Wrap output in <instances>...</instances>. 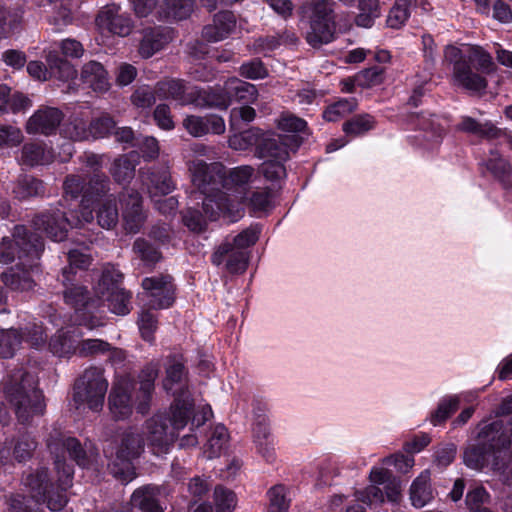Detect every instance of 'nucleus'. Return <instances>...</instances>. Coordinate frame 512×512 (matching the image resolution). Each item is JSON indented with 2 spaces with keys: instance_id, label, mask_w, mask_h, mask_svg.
I'll use <instances>...</instances> for the list:
<instances>
[{
  "instance_id": "nucleus-1",
  "label": "nucleus",
  "mask_w": 512,
  "mask_h": 512,
  "mask_svg": "<svg viewBox=\"0 0 512 512\" xmlns=\"http://www.w3.org/2000/svg\"><path fill=\"white\" fill-rule=\"evenodd\" d=\"M503 422H482L478 426L475 444L464 451V463L472 469L480 470L490 466L498 471L506 483L512 482V459L509 451L511 441L502 432Z\"/></svg>"
},
{
  "instance_id": "nucleus-2",
  "label": "nucleus",
  "mask_w": 512,
  "mask_h": 512,
  "mask_svg": "<svg viewBox=\"0 0 512 512\" xmlns=\"http://www.w3.org/2000/svg\"><path fill=\"white\" fill-rule=\"evenodd\" d=\"M193 184L205 195L202 208L211 219H217L220 215L230 221L241 218L239 200H229L224 190L225 166L219 162L207 164L201 159L192 160L189 163Z\"/></svg>"
},
{
  "instance_id": "nucleus-3",
  "label": "nucleus",
  "mask_w": 512,
  "mask_h": 512,
  "mask_svg": "<svg viewBox=\"0 0 512 512\" xmlns=\"http://www.w3.org/2000/svg\"><path fill=\"white\" fill-rule=\"evenodd\" d=\"M47 447L55 459V468L59 475V489L55 491L50 486L47 489L46 498L42 502H45L51 511H60L67 503V497L64 492L71 486L73 476V468L65 463V454L67 453L79 466L85 467L90 462L92 451L88 453L76 438L65 437L58 430H54L49 435Z\"/></svg>"
},
{
  "instance_id": "nucleus-4",
  "label": "nucleus",
  "mask_w": 512,
  "mask_h": 512,
  "mask_svg": "<svg viewBox=\"0 0 512 512\" xmlns=\"http://www.w3.org/2000/svg\"><path fill=\"white\" fill-rule=\"evenodd\" d=\"M443 63L453 64L455 81L463 88L475 92L487 88L485 75L496 70L491 54L477 45L469 46L466 52L447 45L444 48Z\"/></svg>"
},
{
  "instance_id": "nucleus-5",
  "label": "nucleus",
  "mask_w": 512,
  "mask_h": 512,
  "mask_svg": "<svg viewBox=\"0 0 512 512\" xmlns=\"http://www.w3.org/2000/svg\"><path fill=\"white\" fill-rule=\"evenodd\" d=\"M37 386L36 376L22 367L11 370L0 383L2 392L21 423H28L45 411L44 396Z\"/></svg>"
},
{
  "instance_id": "nucleus-6",
  "label": "nucleus",
  "mask_w": 512,
  "mask_h": 512,
  "mask_svg": "<svg viewBox=\"0 0 512 512\" xmlns=\"http://www.w3.org/2000/svg\"><path fill=\"white\" fill-rule=\"evenodd\" d=\"M144 448L142 432L136 428L125 430L119 437L115 459L109 464L114 477L125 483L132 481L136 477L132 462L143 453Z\"/></svg>"
},
{
  "instance_id": "nucleus-7",
  "label": "nucleus",
  "mask_w": 512,
  "mask_h": 512,
  "mask_svg": "<svg viewBox=\"0 0 512 512\" xmlns=\"http://www.w3.org/2000/svg\"><path fill=\"white\" fill-rule=\"evenodd\" d=\"M335 3L332 0L311 2L308 28L305 32L307 43L313 48H320L335 39Z\"/></svg>"
},
{
  "instance_id": "nucleus-8",
  "label": "nucleus",
  "mask_w": 512,
  "mask_h": 512,
  "mask_svg": "<svg viewBox=\"0 0 512 512\" xmlns=\"http://www.w3.org/2000/svg\"><path fill=\"white\" fill-rule=\"evenodd\" d=\"M107 388L104 371L90 367L76 380L73 400L78 407L87 405L90 410L98 412L103 407Z\"/></svg>"
},
{
  "instance_id": "nucleus-9",
  "label": "nucleus",
  "mask_w": 512,
  "mask_h": 512,
  "mask_svg": "<svg viewBox=\"0 0 512 512\" xmlns=\"http://www.w3.org/2000/svg\"><path fill=\"white\" fill-rule=\"evenodd\" d=\"M44 250L43 240L37 236L28 235L25 226H16L13 232V239L3 237L0 242V262L7 264L14 261L17 256L21 261L38 260Z\"/></svg>"
},
{
  "instance_id": "nucleus-10",
  "label": "nucleus",
  "mask_w": 512,
  "mask_h": 512,
  "mask_svg": "<svg viewBox=\"0 0 512 512\" xmlns=\"http://www.w3.org/2000/svg\"><path fill=\"white\" fill-rule=\"evenodd\" d=\"M157 98L176 101L181 106L194 105L208 108V90L197 86H187L181 79L167 78L155 85Z\"/></svg>"
},
{
  "instance_id": "nucleus-11",
  "label": "nucleus",
  "mask_w": 512,
  "mask_h": 512,
  "mask_svg": "<svg viewBox=\"0 0 512 512\" xmlns=\"http://www.w3.org/2000/svg\"><path fill=\"white\" fill-rule=\"evenodd\" d=\"M46 64L41 61H30L27 64L29 75L40 81L56 78L60 81H69L77 76V70L66 59L60 57L57 49H44Z\"/></svg>"
},
{
  "instance_id": "nucleus-12",
  "label": "nucleus",
  "mask_w": 512,
  "mask_h": 512,
  "mask_svg": "<svg viewBox=\"0 0 512 512\" xmlns=\"http://www.w3.org/2000/svg\"><path fill=\"white\" fill-rule=\"evenodd\" d=\"M86 222L79 211L71 213V219L58 209H50L37 215L33 220L34 228L45 233L53 241L60 242L67 237L68 227H80Z\"/></svg>"
},
{
  "instance_id": "nucleus-13",
  "label": "nucleus",
  "mask_w": 512,
  "mask_h": 512,
  "mask_svg": "<svg viewBox=\"0 0 512 512\" xmlns=\"http://www.w3.org/2000/svg\"><path fill=\"white\" fill-rule=\"evenodd\" d=\"M208 95V108L227 109L233 101L254 103L258 91L255 85L233 77L222 90L208 89Z\"/></svg>"
},
{
  "instance_id": "nucleus-14",
  "label": "nucleus",
  "mask_w": 512,
  "mask_h": 512,
  "mask_svg": "<svg viewBox=\"0 0 512 512\" xmlns=\"http://www.w3.org/2000/svg\"><path fill=\"white\" fill-rule=\"evenodd\" d=\"M122 275L115 270L106 269L102 273L97 287V295L107 302L111 312L126 315L130 312V293L119 286Z\"/></svg>"
},
{
  "instance_id": "nucleus-15",
  "label": "nucleus",
  "mask_w": 512,
  "mask_h": 512,
  "mask_svg": "<svg viewBox=\"0 0 512 512\" xmlns=\"http://www.w3.org/2000/svg\"><path fill=\"white\" fill-rule=\"evenodd\" d=\"M135 381L129 375L118 377L111 388L108 404L114 418L121 420L128 418L132 413L133 399H136ZM137 405L139 400H135Z\"/></svg>"
},
{
  "instance_id": "nucleus-16",
  "label": "nucleus",
  "mask_w": 512,
  "mask_h": 512,
  "mask_svg": "<svg viewBox=\"0 0 512 512\" xmlns=\"http://www.w3.org/2000/svg\"><path fill=\"white\" fill-rule=\"evenodd\" d=\"M120 202L124 230L131 234L138 233L147 220L141 195L134 189H125L120 194Z\"/></svg>"
},
{
  "instance_id": "nucleus-17",
  "label": "nucleus",
  "mask_w": 512,
  "mask_h": 512,
  "mask_svg": "<svg viewBox=\"0 0 512 512\" xmlns=\"http://www.w3.org/2000/svg\"><path fill=\"white\" fill-rule=\"evenodd\" d=\"M142 287L150 309H165L174 302V285L169 275L144 278Z\"/></svg>"
},
{
  "instance_id": "nucleus-18",
  "label": "nucleus",
  "mask_w": 512,
  "mask_h": 512,
  "mask_svg": "<svg viewBox=\"0 0 512 512\" xmlns=\"http://www.w3.org/2000/svg\"><path fill=\"white\" fill-rule=\"evenodd\" d=\"M144 430L148 446L154 455L167 453L178 435L172 428L168 430L162 415H155L148 419L144 424Z\"/></svg>"
},
{
  "instance_id": "nucleus-19",
  "label": "nucleus",
  "mask_w": 512,
  "mask_h": 512,
  "mask_svg": "<svg viewBox=\"0 0 512 512\" xmlns=\"http://www.w3.org/2000/svg\"><path fill=\"white\" fill-rule=\"evenodd\" d=\"M96 23L100 29L120 37L128 36L134 28L131 17L122 13L121 7L116 4L106 5L99 12Z\"/></svg>"
},
{
  "instance_id": "nucleus-20",
  "label": "nucleus",
  "mask_w": 512,
  "mask_h": 512,
  "mask_svg": "<svg viewBox=\"0 0 512 512\" xmlns=\"http://www.w3.org/2000/svg\"><path fill=\"white\" fill-rule=\"evenodd\" d=\"M63 118L64 114L60 109L42 106L29 117L25 129L28 134L53 135L59 128Z\"/></svg>"
},
{
  "instance_id": "nucleus-21",
  "label": "nucleus",
  "mask_w": 512,
  "mask_h": 512,
  "mask_svg": "<svg viewBox=\"0 0 512 512\" xmlns=\"http://www.w3.org/2000/svg\"><path fill=\"white\" fill-rule=\"evenodd\" d=\"M37 268L36 260L25 258L1 274L5 286L14 291H29L35 286L32 274Z\"/></svg>"
},
{
  "instance_id": "nucleus-22",
  "label": "nucleus",
  "mask_w": 512,
  "mask_h": 512,
  "mask_svg": "<svg viewBox=\"0 0 512 512\" xmlns=\"http://www.w3.org/2000/svg\"><path fill=\"white\" fill-rule=\"evenodd\" d=\"M172 39V31L167 27H146L141 31L138 54L143 59H149L163 50Z\"/></svg>"
},
{
  "instance_id": "nucleus-23",
  "label": "nucleus",
  "mask_w": 512,
  "mask_h": 512,
  "mask_svg": "<svg viewBox=\"0 0 512 512\" xmlns=\"http://www.w3.org/2000/svg\"><path fill=\"white\" fill-rule=\"evenodd\" d=\"M254 174V168L249 165H243L231 169L229 172L225 170L224 190L227 192L229 200H239L241 208V216L243 215L244 200L246 199L245 186L249 183Z\"/></svg>"
},
{
  "instance_id": "nucleus-24",
  "label": "nucleus",
  "mask_w": 512,
  "mask_h": 512,
  "mask_svg": "<svg viewBox=\"0 0 512 512\" xmlns=\"http://www.w3.org/2000/svg\"><path fill=\"white\" fill-rule=\"evenodd\" d=\"M211 261L216 266L226 262V269L230 273H243L248 265V253L236 249L230 242H224L214 251Z\"/></svg>"
},
{
  "instance_id": "nucleus-25",
  "label": "nucleus",
  "mask_w": 512,
  "mask_h": 512,
  "mask_svg": "<svg viewBox=\"0 0 512 512\" xmlns=\"http://www.w3.org/2000/svg\"><path fill=\"white\" fill-rule=\"evenodd\" d=\"M253 438L258 452L266 461H273V439L269 431L268 418L262 409H255L254 411Z\"/></svg>"
},
{
  "instance_id": "nucleus-26",
  "label": "nucleus",
  "mask_w": 512,
  "mask_h": 512,
  "mask_svg": "<svg viewBox=\"0 0 512 512\" xmlns=\"http://www.w3.org/2000/svg\"><path fill=\"white\" fill-rule=\"evenodd\" d=\"M236 28V17L231 11H220L213 16V22L204 26L202 36L209 42L227 38Z\"/></svg>"
},
{
  "instance_id": "nucleus-27",
  "label": "nucleus",
  "mask_w": 512,
  "mask_h": 512,
  "mask_svg": "<svg viewBox=\"0 0 512 512\" xmlns=\"http://www.w3.org/2000/svg\"><path fill=\"white\" fill-rule=\"evenodd\" d=\"M80 79L97 93H105L111 86L108 71L102 63L95 60L88 61L82 66Z\"/></svg>"
},
{
  "instance_id": "nucleus-28",
  "label": "nucleus",
  "mask_w": 512,
  "mask_h": 512,
  "mask_svg": "<svg viewBox=\"0 0 512 512\" xmlns=\"http://www.w3.org/2000/svg\"><path fill=\"white\" fill-rule=\"evenodd\" d=\"M110 181L107 175L103 172L93 173L82 198L79 206V213L85 222H92L94 219L93 211L90 209L88 203L92 196H100L106 194L110 190Z\"/></svg>"
},
{
  "instance_id": "nucleus-29",
  "label": "nucleus",
  "mask_w": 512,
  "mask_h": 512,
  "mask_svg": "<svg viewBox=\"0 0 512 512\" xmlns=\"http://www.w3.org/2000/svg\"><path fill=\"white\" fill-rule=\"evenodd\" d=\"M163 388L173 396L190 395L187 383V371L179 360L173 359L166 368Z\"/></svg>"
},
{
  "instance_id": "nucleus-30",
  "label": "nucleus",
  "mask_w": 512,
  "mask_h": 512,
  "mask_svg": "<svg viewBox=\"0 0 512 512\" xmlns=\"http://www.w3.org/2000/svg\"><path fill=\"white\" fill-rule=\"evenodd\" d=\"M288 136L264 134L258 144L257 156L262 159H289Z\"/></svg>"
},
{
  "instance_id": "nucleus-31",
  "label": "nucleus",
  "mask_w": 512,
  "mask_h": 512,
  "mask_svg": "<svg viewBox=\"0 0 512 512\" xmlns=\"http://www.w3.org/2000/svg\"><path fill=\"white\" fill-rule=\"evenodd\" d=\"M174 402L170 406L169 422L177 433L183 429L193 417L194 402L190 395L174 396Z\"/></svg>"
},
{
  "instance_id": "nucleus-32",
  "label": "nucleus",
  "mask_w": 512,
  "mask_h": 512,
  "mask_svg": "<svg viewBox=\"0 0 512 512\" xmlns=\"http://www.w3.org/2000/svg\"><path fill=\"white\" fill-rule=\"evenodd\" d=\"M158 372L157 365L149 364L143 368L139 375L140 387L136 393V400H139L137 410L141 414L148 411L149 402L154 391V381L158 377Z\"/></svg>"
},
{
  "instance_id": "nucleus-33",
  "label": "nucleus",
  "mask_w": 512,
  "mask_h": 512,
  "mask_svg": "<svg viewBox=\"0 0 512 512\" xmlns=\"http://www.w3.org/2000/svg\"><path fill=\"white\" fill-rule=\"evenodd\" d=\"M143 185L146 186L150 196L154 199L157 196L167 195L174 189V183L167 171L155 173L153 171H139Z\"/></svg>"
},
{
  "instance_id": "nucleus-34",
  "label": "nucleus",
  "mask_w": 512,
  "mask_h": 512,
  "mask_svg": "<svg viewBox=\"0 0 512 512\" xmlns=\"http://www.w3.org/2000/svg\"><path fill=\"white\" fill-rule=\"evenodd\" d=\"M161 488L156 485H145L136 489L131 496V504L142 512H164L158 503Z\"/></svg>"
},
{
  "instance_id": "nucleus-35",
  "label": "nucleus",
  "mask_w": 512,
  "mask_h": 512,
  "mask_svg": "<svg viewBox=\"0 0 512 512\" xmlns=\"http://www.w3.org/2000/svg\"><path fill=\"white\" fill-rule=\"evenodd\" d=\"M23 484L29 489L31 497L41 503L45 500L47 489L50 487L47 469L45 467L31 469L23 477Z\"/></svg>"
},
{
  "instance_id": "nucleus-36",
  "label": "nucleus",
  "mask_w": 512,
  "mask_h": 512,
  "mask_svg": "<svg viewBox=\"0 0 512 512\" xmlns=\"http://www.w3.org/2000/svg\"><path fill=\"white\" fill-rule=\"evenodd\" d=\"M434 498L430 483V472L425 470L410 486V501L415 508H422Z\"/></svg>"
},
{
  "instance_id": "nucleus-37",
  "label": "nucleus",
  "mask_w": 512,
  "mask_h": 512,
  "mask_svg": "<svg viewBox=\"0 0 512 512\" xmlns=\"http://www.w3.org/2000/svg\"><path fill=\"white\" fill-rule=\"evenodd\" d=\"M137 164L138 155L136 153L122 155L114 160L110 173L117 183H127L134 177Z\"/></svg>"
},
{
  "instance_id": "nucleus-38",
  "label": "nucleus",
  "mask_w": 512,
  "mask_h": 512,
  "mask_svg": "<svg viewBox=\"0 0 512 512\" xmlns=\"http://www.w3.org/2000/svg\"><path fill=\"white\" fill-rule=\"evenodd\" d=\"M96 219L99 226L104 229H113L119 220L118 208L114 198H107L97 205Z\"/></svg>"
},
{
  "instance_id": "nucleus-39",
  "label": "nucleus",
  "mask_w": 512,
  "mask_h": 512,
  "mask_svg": "<svg viewBox=\"0 0 512 512\" xmlns=\"http://www.w3.org/2000/svg\"><path fill=\"white\" fill-rule=\"evenodd\" d=\"M44 191L43 182L31 175L19 177L13 188L14 196L20 200L42 195Z\"/></svg>"
},
{
  "instance_id": "nucleus-40",
  "label": "nucleus",
  "mask_w": 512,
  "mask_h": 512,
  "mask_svg": "<svg viewBox=\"0 0 512 512\" xmlns=\"http://www.w3.org/2000/svg\"><path fill=\"white\" fill-rule=\"evenodd\" d=\"M22 162L28 166L44 165L52 161L53 155L42 144L27 143L22 148Z\"/></svg>"
},
{
  "instance_id": "nucleus-41",
  "label": "nucleus",
  "mask_w": 512,
  "mask_h": 512,
  "mask_svg": "<svg viewBox=\"0 0 512 512\" xmlns=\"http://www.w3.org/2000/svg\"><path fill=\"white\" fill-rule=\"evenodd\" d=\"M358 10L355 23L363 28L372 27L374 21L381 15L379 0H358Z\"/></svg>"
},
{
  "instance_id": "nucleus-42",
  "label": "nucleus",
  "mask_w": 512,
  "mask_h": 512,
  "mask_svg": "<svg viewBox=\"0 0 512 512\" xmlns=\"http://www.w3.org/2000/svg\"><path fill=\"white\" fill-rule=\"evenodd\" d=\"M459 129L487 139H496L502 134L501 130L492 123H479L471 117H463L459 124Z\"/></svg>"
},
{
  "instance_id": "nucleus-43",
  "label": "nucleus",
  "mask_w": 512,
  "mask_h": 512,
  "mask_svg": "<svg viewBox=\"0 0 512 512\" xmlns=\"http://www.w3.org/2000/svg\"><path fill=\"white\" fill-rule=\"evenodd\" d=\"M375 127V119L370 114H359L343 123V131L347 136L358 137Z\"/></svg>"
},
{
  "instance_id": "nucleus-44",
  "label": "nucleus",
  "mask_w": 512,
  "mask_h": 512,
  "mask_svg": "<svg viewBox=\"0 0 512 512\" xmlns=\"http://www.w3.org/2000/svg\"><path fill=\"white\" fill-rule=\"evenodd\" d=\"M164 17L173 20L188 18L194 9V0H164Z\"/></svg>"
},
{
  "instance_id": "nucleus-45",
  "label": "nucleus",
  "mask_w": 512,
  "mask_h": 512,
  "mask_svg": "<svg viewBox=\"0 0 512 512\" xmlns=\"http://www.w3.org/2000/svg\"><path fill=\"white\" fill-rule=\"evenodd\" d=\"M264 134L258 128H250L238 134H234L229 138V146L234 150L244 151L252 146H256L261 142Z\"/></svg>"
},
{
  "instance_id": "nucleus-46",
  "label": "nucleus",
  "mask_w": 512,
  "mask_h": 512,
  "mask_svg": "<svg viewBox=\"0 0 512 512\" xmlns=\"http://www.w3.org/2000/svg\"><path fill=\"white\" fill-rule=\"evenodd\" d=\"M132 250L145 266H154L162 257L161 252L142 237L134 241Z\"/></svg>"
},
{
  "instance_id": "nucleus-47",
  "label": "nucleus",
  "mask_w": 512,
  "mask_h": 512,
  "mask_svg": "<svg viewBox=\"0 0 512 512\" xmlns=\"http://www.w3.org/2000/svg\"><path fill=\"white\" fill-rule=\"evenodd\" d=\"M358 102L355 98H343L329 105L323 112L328 122H336L356 110Z\"/></svg>"
},
{
  "instance_id": "nucleus-48",
  "label": "nucleus",
  "mask_w": 512,
  "mask_h": 512,
  "mask_svg": "<svg viewBox=\"0 0 512 512\" xmlns=\"http://www.w3.org/2000/svg\"><path fill=\"white\" fill-rule=\"evenodd\" d=\"M228 438L229 435L226 427L220 424L216 425L212 429L208 441L205 445L204 453L207 455V457L213 458L219 456L224 449Z\"/></svg>"
},
{
  "instance_id": "nucleus-49",
  "label": "nucleus",
  "mask_w": 512,
  "mask_h": 512,
  "mask_svg": "<svg viewBox=\"0 0 512 512\" xmlns=\"http://www.w3.org/2000/svg\"><path fill=\"white\" fill-rule=\"evenodd\" d=\"M70 281H66V288L64 290V300L66 304L73 307L75 310H81L86 307L91 298L88 290L81 285L72 284L69 285Z\"/></svg>"
},
{
  "instance_id": "nucleus-50",
  "label": "nucleus",
  "mask_w": 512,
  "mask_h": 512,
  "mask_svg": "<svg viewBox=\"0 0 512 512\" xmlns=\"http://www.w3.org/2000/svg\"><path fill=\"white\" fill-rule=\"evenodd\" d=\"M50 351L59 357L72 353L75 349L74 337L65 331H58L49 342Z\"/></svg>"
},
{
  "instance_id": "nucleus-51",
  "label": "nucleus",
  "mask_w": 512,
  "mask_h": 512,
  "mask_svg": "<svg viewBox=\"0 0 512 512\" xmlns=\"http://www.w3.org/2000/svg\"><path fill=\"white\" fill-rule=\"evenodd\" d=\"M61 134L65 138H69L74 141H82L89 138V128H87V122L82 118L73 117L66 122L62 129Z\"/></svg>"
},
{
  "instance_id": "nucleus-52",
  "label": "nucleus",
  "mask_w": 512,
  "mask_h": 512,
  "mask_svg": "<svg viewBox=\"0 0 512 512\" xmlns=\"http://www.w3.org/2000/svg\"><path fill=\"white\" fill-rule=\"evenodd\" d=\"M86 189V176L79 174L68 175L63 183V197L65 200L77 199L81 194H85Z\"/></svg>"
},
{
  "instance_id": "nucleus-53",
  "label": "nucleus",
  "mask_w": 512,
  "mask_h": 512,
  "mask_svg": "<svg viewBox=\"0 0 512 512\" xmlns=\"http://www.w3.org/2000/svg\"><path fill=\"white\" fill-rule=\"evenodd\" d=\"M138 326L143 340L152 343L158 327V319L150 309H143L138 317Z\"/></svg>"
},
{
  "instance_id": "nucleus-54",
  "label": "nucleus",
  "mask_w": 512,
  "mask_h": 512,
  "mask_svg": "<svg viewBox=\"0 0 512 512\" xmlns=\"http://www.w3.org/2000/svg\"><path fill=\"white\" fill-rule=\"evenodd\" d=\"M36 447L37 443L34 438L22 435L13 445L12 457L19 463L25 462L32 457Z\"/></svg>"
},
{
  "instance_id": "nucleus-55",
  "label": "nucleus",
  "mask_w": 512,
  "mask_h": 512,
  "mask_svg": "<svg viewBox=\"0 0 512 512\" xmlns=\"http://www.w3.org/2000/svg\"><path fill=\"white\" fill-rule=\"evenodd\" d=\"M23 11L19 8L0 11V37L15 31L21 24Z\"/></svg>"
},
{
  "instance_id": "nucleus-56",
  "label": "nucleus",
  "mask_w": 512,
  "mask_h": 512,
  "mask_svg": "<svg viewBox=\"0 0 512 512\" xmlns=\"http://www.w3.org/2000/svg\"><path fill=\"white\" fill-rule=\"evenodd\" d=\"M20 334V343L22 341H26L32 347L40 348L45 345L47 335L42 328L41 324L36 322L29 323L24 329L19 332Z\"/></svg>"
},
{
  "instance_id": "nucleus-57",
  "label": "nucleus",
  "mask_w": 512,
  "mask_h": 512,
  "mask_svg": "<svg viewBox=\"0 0 512 512\" xmlns=\"http://www.w3.org/2000/svg\"><path fill=\"white\" fill-rule=\"evenodd\" d=\"M485 165L487 170L490 171L495 178L502 182L509 180L511 167L497 152L491 151V156L486 161Z\"/></svg>"
},
{
  "instance_id": "nucleus-58",
  "label": "nucleus",
  "mask_w": 512,
  "mask_h": 512,
  "mask_svg": "<svg viewBox=\"0 0 512 512\" xmlns=\"http://www.w3.org/2000/svg\"><path fill=\"white\" fill-rule=\"evenodd\" d=\"M69 267H66L62 271L63 284L66 285V281H71V275L73 274V268L86 269L91 264V257L78 249L70 250L68 253Z\"/></svg>"
},
{
  "instance_id": "nucleus-59",
  "label": "nucleus",
  "mask_w": 512,
  "mask_h": 512,
  "mask_svg": "<svg viewBox=\"0 0 512 512\" xmlns=\"http://www.w3.org/2000/svg\"><path fill=\"white\" fill-rule=\"evenodd\" d=\"M20 344L19 331L15 329H0V357L9 358L14 355Z\"/></svg>"
},
{
  "instance_id": "nucleus-60",
  "label": "nucleus",
  "mask_w": 512,
  "mask_h": 512,
  "mask_svg": "<svg viewBox=\"0 0 512 512\" xmlns=\"http://www.w3.org/2000/svg\"><path fill=\"white\" fill-rule=\"evenodd\" d=\"M214 503L216 512H232L237 503L236 495L223 486H217L214 490Z\"/></svg>"
},
{
  "instance_id": "nucleus-61",
  "label": "nucleus",
  "mask_w": 512,
  "mask_h": 512,
  "mask_svg": "<svg viewBox=\"0 0 512 512\" xmlns=\"http://www.w3.org/2000/svg\"><path fill=\"white\" fill-rule=\"evenodd\" d=\"M269 512H289L290 500L287 499L286 488L275 485L268 491Z\"/></svg>"
},
{
  "instance_id": "nucleus-62",
  "label": "nucleus",
  "mask_w": 512,
  "mask_h": 512,
  "mask_svg": "<svg viewBox=\"0 0 512 512\" xmlns=\"http://www.w3.org/2000/svg\"><path fill=\"white\" fill-rule=\"evenodd\" d=\"M459 399L456 396L443 399L438 408L432 413L430 421L434 426H437L446 421L457 409Z\"/></svg>"
},
{
  "instance_id": "nucleus-63",
  "label": "nucleus",
  "mask_w": 512,
  "mask_h": 512,
  "mask_svg": "<svg viewBox=\"0 0 512 512\" xmlns=\"http://www.w3.org/2000/svg\"><path fill=\"white\" fill-rule=\"evenodd\" d=\"M417 119L418 126L424 131V137L428 141L438 143L442 139L445 129L436 119H430L424 115L417 116Z\"/></svg>"
},
{
  "instance_id": "nucleus-64",
  "label": "nucleus",
  "mask_w": 512,
  "mask_h": 512,
  "mask_svg": "<svg viewBox=\"0 0 512 512\" xmlns=\"http://www.w3.org/2000/svg\"><path fill=\"white\" fill-rule=\"evenodd\" d=\"M354 81L360 87L379 85L383 81V69L378 66L364 69L355 75Z\"/></svg>"
}]
</instances>
